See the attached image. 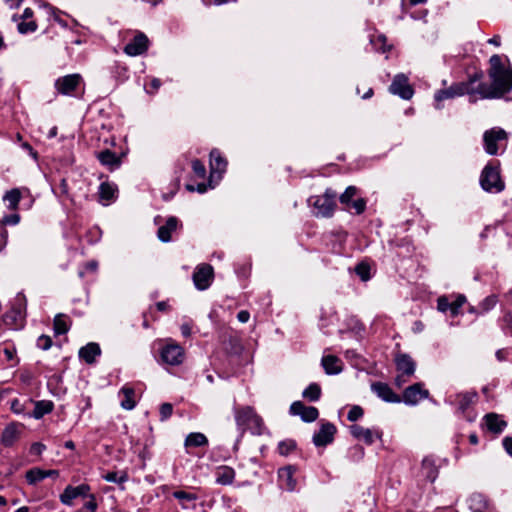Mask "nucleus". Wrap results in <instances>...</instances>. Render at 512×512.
Masks as SVG:
<instances>
[{
	"instance_id": "nucleus-25",
	"label": "nucleus",
	"mask_w": 512,
	"mask_h": 512,
	"mask_svg": "<svg viewBox=\"0 0 512 512\" xmlns=\"http://www.w3.org/2000/svg\"><path fill=\"white\" fill-rule=\"evenodd\" d=\"M101 354L100 346L97 343L91 342L83 346L79 350V357L87 364H93L97 356Z\"/></svg>"
},
{
	"instance_id": "nucleus-55",
	"label": "nucleus",
	"mask_w": 512,
	"mask_h": 512,
	"mask_svg": "<svg viewBox=\"0 0 512 512\" xmlns=\"http://www.w3.org/2000/svg\"><path fill=\"white\" fill-rule=\"evenodd\" d=\"M503 322L505 324L504 326V332L507 334V335H510L512 336V315L510 314H506L504 315L503 317Z\"/></svg>"
},
{
	"instance_id": "nucleus-21",
	"label": "nucleus",
	"mask_w": 512,
	"mask_h": 512,
	"mask_svg": "<svg viewBox=\"0 0 512 512\" xmlns=\"http://www.w3.org/2000/svg\"><path fill=\"white\" fill-rule=\"evenodd\" d=\"M278 478L280 486L287 491H293L296 488V479L294 478V470L291 466L279 469Z\"/></svg>"
},
{
	"instance_id": "nucleus-35",
	"label": "nucleus",
	"mask_w": 512,
	"mask_h": 512,
	"mask_svg": "<svg viewBox=\"0 0 512 512\" xmlns=\"http://www.w3.org/2000/svg\"><path fill=\"white\" fill-rule=\"evenodd\" d=\"M208 444L207 437L200 432H193L187 435L184 445L185 447H201Z\"/></svg>"
},
{
	"instance_id": "nucleus-64",
	"label": "nucleus",
	"mask_w": 512,
	"mask_h": 512,
	"mask_svg": "<svg viewBox=\"0 0 512 512\" xmlns=\"http://www.w3.org/2000/svg\"><path fill=\"white\" fill-rule=\"evenodd\" d=\"M22 148L25 149L34 159H37V153L33 150L32 146L28 142L22 143Z\"/></svg>"
},
{
	"instance_id": "nucleus-57",
	"label": "nucleus",
	"mask_w": 512,
	"mask_h": 512,
	"mask_svg": "<svg viewBox=\"0 0 512 512\" xmlns=\"http://www.w3.org/2000/svg\"><path fill=\"white\" fill-rule=\"evenodd\" d=\"M20 221V216L18 214H12L4 217L3 223L4 224H10V225H16Z\"/></svg>"
},
{
	"instance_id": "nucleus-34",
	"label": "nucleus",
	"mask_w": 512,
	"mask_h": 512,
	"mask_svg": "<svg viewBox=\"0 0 512 512\" xmlns=\"http://www.w3.org/2000/svg\"><path fill=\"white\" fill-rule=\"evenodd\" d=\"M53 408H54V404L52 401H49V400L37 401V402H35L32 416L35 419H40L44 415L50 413L53 410Z\"/></svg>"
},
{
	"instance_id": "nucleus-14",
	"label": "nucleus",
	"mask_w": 512,
	"mask_h": 512,
	"mask_svg": "<svg viewBox=\"0 0 512 512\" xmlns=\"http://www.w3.org/2000/svg\"><path fill=\"white\" fill-rule=\"evenodd\" d=\"M148 45V37L144 33L138 32L134 38L124 47V52L129 56H138L147 51Z\"/></svg>"
},
{
	"instance_id": "nucleus-48",
	"label": "nucleus",
	"mask_w": 512,
	"mask_h": 512,
	"mask_svg": "<svg viewBox=\"0 0 512 512\" xmlns=\"http://www.w3.org/2000/svg\"><path fill=\"white\" fill-rule=\"evenodd\" d=\"M36 29H37V24L35 21L21 22L18 24V31L21 34L34 32Z\"/></svg>"
},
{
	"instance_id": "nucleus-60",
	"label": "nucleus",
	"mask_w": 512,
	"mask_h": 512,
	"mask_svg": "<svg viewBox=\"0 0 512 512\" xmlns=\"http://www.w3.org/2000/svg\"><path fill=\"white\" fill-rule=\"evenodd\" d=\"M482 78V73H475L473 74L472 76L469 77V80L466 81L465 83H469V89H475L473 87V84L477 81H480Z\"/></svg>"
},
{
	"instance_id": "nucleus-29",
	"label": "nucleus",
	"mask_w": 512,
	"mask_h": 512,
	"mask_svg": "<svg viewBox=\"0 0 512 512\" xmlns=\"http://www.w3.org/2000/svg\"><path fill=\"white\" fill-rule=\"evenodd\" d=\"M227 161L221 156L219 150L213 149L210 152V169L211 174L223 173L226 170Z\"/></svg>"
},
{
	"instance_id": "nucleus-16",
	"label": "nucleus",
	"mask_w": 512,
	"mask_h": 512,
	"mask_svg": "<svg viewBox=\"0 0 512 512\" xmlns=\"http://www.w3.org/2000/svg\"><path fill=\"white\" fill-rule=\"evenodd\" d=\"M290 413L292 415L300 416L304 422H313L319 416V412L316 407L306 406L301 401H295L291 404Z\"/></svg>"
},
{
	"instance_id": "nucleus-8",
	"label": "nucleus",
	"mask_w": 512,
	"mask_h": 512,
	"mask_svg": "<svg viewBox=\"0 0 512 512\" xmlns=\"http://www.w3.org/2000/svg\"><path fill=\"white\" fill-rule=\"evenodd\" d=\"M507 133L501 128H492L485 131L483 135L484 149L489 155H496L498 153L497 143L505 140Z\"/></svg>"
},
{
	"instance_id": "nucleus-49",
	"label": "nucleus",
	"mask_w": 512,
	"mask_h": 512,
	"mask_svg": "<svg viewBox=\"0 0 512 512\" xmlns=\"http://www.w3.org/2000/svg\"><path fill=\"white\" fill-rule=\"evenodd\" d=\"M466 302V298L464 295H459L455 301L451 302V315L456 316L459 313V309Z\"/></svg>"
},
{
	"instance_id": "nucleus-52",
	"label": "nucleus",
	"mask_w": 512,
	"mask_h": 512,
	"mask_svg": "<svg viewBox=\"0 0 512 512\" xmlns=\"http://www.w3.org/2000/svg\"><path fill=\"white\" fill-rule=\"evenodd\" d=\"M173 412V407L170 403H163L160 407V419L161 421L167 420Z\"/></svg>"
},
{
	"instance_id": "nucleus-10",
	"label": "nucleus",
	"mask_w": 512,
	"mask_h": 512,
	"mask_svg": "<svg viewBox=\"0 0 512 512\" xmlns=\"http://www.w3.org/2000/svg\"><path fill=\"white\" fill-rule=\"evenodd\" d=\"M389 91L394 94L400 96L404 100H409L412 98L414 94L413 88L408 83V77L403 74H397L390 87Z\"/></svg>"
},
{
	"instance_id": "nucleus-31",
	"label": "nucleus",
	"mask_w": 512,
	"mask_h": 512,
	"mask_svg": "<svg viewBox=\"0 0 512 512\" xmlns=\"http://www.w3.org/2000/svg\"><path fill=\"white\" fill-rule=\"evenodd\" d=\"M53 328L56 335L66 334L70 329V319L65 314H57L53 321Z\"/></svg>"
},
{
	"instance_id": "nucleus-5",
	"label": "nucleus",
	"mask_w": 512,
	"mask_h": 512,
	"mask_svg": "<svg viewBox=\"0 0 512 512\" xmlns=\"http://www.w3.org/2000/svg\"><path fill=\"white\" fill-rule=\"evenodd\" d=\"M480 185L488 193H500L504 190L505 184L500 176L499 167L488 163L480 175Z\"/></svg>"
},
{
	"instance_id": "nucleus-36",
	"label": "nucleus",
	"mask_w": 512,
	"mask_h": 512,
	"mask_svg": "<svg viewBox=\"0 0 512 512\" xmlns=\"http://www.w3.org/2000/svg\"><path fill=\"white\" fill-rule=\"evenodd\" d=\"M117 186L109 182H103L99 187V196L102 201H111L116 198Z\"/></svg>"
},
{
	"instance_id": "nucleus-4",
	"label": "nucleus",
	"mask_w": 512,
	"mask_h": 512,
	"mask_svg": "<svg viewBox=\"0 0 512 512\" xmlns=\"http://www.w3.org/2000/svg\"><path fill=\"white\" fill-rule=\"evenodd\" d=\"M235 420L242 432L250 430L253 434H261L263 421L253 408L249 406L235 408Z\"/></svg>"
},
{
	"instance_id": "nucleus-58",
	"label": "nucleus",
	"mask_w": 512,
	"mask_h": 512,
	"mask_svg": "<svg viewBox=\"0 0 512 512\" xmlns=\"http://www.w3.org/2000/svg\"><path fill=\"white\" fill-rule=\"evenodd\" d=\"M186 189L190 192H193V191H198L199 193H204L207 191V185L205 183H200L197 185V187L195 188L193 185L191 184H188L186 185Z\"/></svg>"
},
{
	"instance_id": "nucleus-37",
	"label": "nucleus",
	"mask_w": 512,
	"mask_h": 512,
	"mask_svg": "<svg viewBox=\"0 0 512 512\" xmlns=\"http://www.w3.org/2000/svg\"><path fill=\"white\" fill-rule=\"evenodd\" d=\"M124 398L121 400V407L125 410H131L135 407V401L133 399L134 390L130 387H123L120 391Z\"/></svg>"
},
{
	"instance_id": "nucleus-9",
	"label": "nucleus",
	"mask_w": 512,
	"mask_h": 512,
	"mask_svg": "<svg viewBox=\"0 0 512 512\" xmlns=\"http://www.w3.org/2000/svg\"><path fill=\"white\" fill-rule=\"evenodd\" d=\"M184 357V349L176 343H168L162 348L161 359L168 365H180L183 362Z\"/></svg>"
},
{
	"instance_id": "nucleus-39",
	"label": "nucleus",
	"mask_w": 512,
	"mask_h": 512,
	"mask_svg": "<svg viewBox=\"0 0 512 512\" xmlns=\"http://www.w3.org/2000/svg\"><path fill=\"white\" fill-rule=\"evenodd\" d=\"M302 396L309 401H318L321 396V388L317 383H311L302 393Z\"/></svg>"
},
{
	"instance_id": "nucleus-46",
	"label": "nucleus",
	"mask_w": 512,
	"mask_h": 512,
	"mask_svg": "<svg viewBox=\"0 0 512 512\" xmlns=\"http://www.w3.org/2000/svg\"><path fill=\"white\" fill-rule=\"evenodd\" d=\"M192 170L197 177L202 179L205 178L206 168L200 160L195 159L192 161Z\"/></svg>"
},
{
	"instance_id": "nucleus-50",
	"label": "nucleus",
	"mask_w": 512,
	"mask_h": 512,
	"mask_svg": "<svg viewBox=\"0 0 512 512\" xmlns=\"http://www.w3.org/2000/svg\"><path fill=\"white\" fill-rule=\"evenodd\" d=\"M355 271H356L357 275H359L360 278L364 281L368 280L370 277V275H369L370 267L365 263L358 264L355 268Z\"/></svg>"
},
{
	"instance_id": "nucleus-56",
	"label": "nucleus",
	"mask_w": 512,
	"mask_h": 512,
	"mask_svg": "<svg viewBox=\"0 0 512 512\" xmlns=\"http://www.w3.org/2000/svg\"><path fill=\"white\" fill-rule=\"evenodd\" d=\"M46 449V446L42 443L36 442L31 445L30 452L34 455H41Z\"/></svg>"
},
{
	"instance_id": "nucleus-20",
	"label": "nucleus",
	"mask_w": 512,
	"mask_h": 512,
	"mask_svg": "<svg viewBox=\"0 0 512 512\" xmlns=\"http://www.w3.org/2000/svg\"><path fill=\"white\" fill-rule=\"evenodd\" d=\"M25 313L22 312L21 308L12 307L3 316V321L6 326L12 329H18L22 327Z\"/></svg>"
},
{
	"instance_id": "nucleus-38",
	"label": "nucleus",
	"mask_w": 512,
	"mask_h": 512,
	"mask_svg": "<svg viewBox=\"0 0 512 512\" xmlns=\"http://www.w3.org/2000/svg\"><path fill=\"white\" fill-rule=\"evenodd\" d=\"M20 199L21 193L17 188L11 189L10 191L6 192L3 196V200L5 202H8V208L12 210L17 208Z\"/></svg>"
},
{
	"instance_id": "nucleus-61",
	"label": "nucleus",
	"mask_w": 512,
	"mask_h": 512,
	"mask_svg": "<svg viewBox=\"0 0 512 512\" xmlns=\"http://www.w3.org/2000/svg\"><path fill=\"white\" fill-rule=\"evenodd\" d=\"M503 447L505 451L512 456V438L511 437H505L503 439Z\"/></svg>"
},
{
	"instance_id": "nucleus-53",
	"label": "nucleus",
	"mask_w": 512,
	"mask_h": 512,
	"mask_svg": "<svg viewBox=\"0 0 512 512\" xmlns=\"http://www.w3.org/2000/svg\"><path fill=\"white\" fill-rule=\"evenodd\" d=\"M26 305H27L26 297L24 296V294L18 293L12 307L21 308L22 312L25 313Z\"/></svg>"
},
{
	"instance_id": "nucleus-28",
	"label": "nucleus",
	"mask_w": 512,
	"mask_h": 512,
	"mask_svg": "<svg viewBox=\"0 0 512 512\" xmlns=\"http://www.w3.org/2000/svg\"><path fill=\"white\" fill-rule=\"evenodd\" d=\"M484 419L487 429L495 434L501 433L507 426V423L495 413L487 414Z\"/></svg>"
},
{
	"instance_id": "nucleus-59",
	"label": "nucleus",
	"mask_w": 512,
	"mask_h": 512,
	"mask_svg": "<svg viewBox=\"0 0 512 512\" xmlns=\"http://www.w3.org/2000/svg\"><path fill=\"white\" fill-rule=\"evenodd\" d=\"M7 245V230L5 228L0 227V252Z\"/></svg>"
},
{
	"instance_id": "nucleus-11",
	"label": "nucleus",
	"mask_w": 512,
	"mask_h": 512,
	"mask_svg": "<svg viewBox=\"0 0 512 512\" xmlns=\"http://www.w3.org/2000/svg\"><path fill=\"white\" fill-rule=\"evenodd\" d=\"M336 426L333 423H322L318 432L313 435L312 441L316 447H325L332 443L336 434Z\"/></svg>"
},
{
	"instance_id": "nucleus-54",
	"label": "nucleus",
	"mask_w": 512,
	"mask_h": 512,
	"mask_svg": "<svg viewBox=\"0 0 512 512\" xmlns=\"http://www.w3.org/2000/svg\"><path fill=\"white\" fill-rule=\"evenodd\" d=\"M438 310L441 312L450 311L451 312V302L448 301L446 297H440L437 301Z\"/></svg>"
},
{
	"instance_id": "nucleus-51",
	"label": "nucleus",
	"mask_w": 512,
	"mask_h": 512,
	"mask_svg": "<svg viewBox=\"0 0 512 512\" xmlns=\"http://www.w3.org/2000/svg\"><path fill=\"white\" fill-rule=\"evenodd\" d=\"M52 346V339L50 336L41 335L37 339V347L42 350H48Z\"/></svg>"
},
{
	"instance_id": "nucleus-42",
	"label": "nucleus",
	"mask_w": 512,
	"mask_h": 512,
	"mask_svg": "<svg viewBox=\"0 0 512 512\" xmlns=\"http://www.w3.org/2000/svg\"><path fill=\"white\" fill-rule=\"evenodd\" d=\"M497 303V297L494 295H490L486 297L480 304H479V310L480 313H485L491 310L495 307Z\"/></svg>"
},
{
	"instance_id": "nucleus-22",
	"label": "nucleus",
	"mask_w": 512,
	"mask_h": 512,
	"mask_svg": "<svg viewBox=\"0 0 512 512\" xmlns=\"http://www.w3.org/2000/svg\"><path fill=\"white\" fill-rule=\"evenodd\" d=\"M468 508L472 512H484L485 510L492 509V506L488 499L480 493L472 494L468 500Z\"/></svg>"
},
{
	"instance_id": "nucleus-15",
	"label": "nucleus",
	"mask_w": 512,
	"mask_h": 512,
	"mask_svg": "<svg viewBox=\"0 0 512 512\" xmlns=\"http://www.w3.org/2000/svg\"><path fill=\"white\" fill-rule=\"evenodd\" d=\"M428 396L429 391L423 388V384L415 383L404 390L402 399L407 405H416L420 400Z\"/></svg>"
},
{
	"instance_id": "nucleus-19",
	"label": "nucleus",
	"mask_w": 512,
	"mask_h": 512,
	"mask_svg": "<svg viewBox=\"0 0 512 512\" xmlns=\"http://www.w3.org/2000/svg\"><path fill=\"white\" fill-rule=\"evenodd\" d=\"M22 425L16 422L8 424L1 435V443L5 447L12 446L18 439L21 433Z\"/></svg>"
},
{
	"instance_id": "nucleus-40",
	"label": "nucleus",
	"mask_w": 512,
	"mask_h": 512,
	"mask_svg": "<svg viewBox=\"0 0 512 512\" xmlns=\"http://www.w3.org/2000/svg\"><path fill=\"white\" fill-rule=\"evenodd\" d=\"M43 479H45L44 470L40 468H32L26 472V480L30 485H35Z\"/></svg>"
},
{
	"instance_id": "nucleus-43",
	"label": "nucleus",
	"mask_w": 512,
	"mask_h": 512,
	"mask_svg": "<svg viewBox=\"0 0 512 512\" xmlns=\"http://www.w3.org/2000/svg\"><path fill=\"white\" fill-rule=\"evenodd\" d=\"M346 210L354 209L355 214L359 215L362 214L366 209V201L363 198H358L356 200H353L349 207H345Z\"/></svg>"
},
{
	"instance_id": "nucleus-47",
	"label": "nucleus",
	"mask_w": 512,
	"mask_h": 512,
	"mask_svg": "<svg viewBox=\"0 0 512 512\" xmlns=\"http://www.w3.org/2000/svg\"><path fill=\"white\" fill-rule=\"evenodd\" d=\"M363 414H364L363 409L360 406L355 405V406H352L351 409L349 410L347 419L351 422H355V421L359 420L363 416Z\"/></svg>"
},
{
	"instance_id": "nucleus-62",
	"label": "nucleus",
	"mask_w": 512,
	"mask_h": 512,
	"mask_svg": "<svg viewBox=\"0 0 512 512\" xmlns=\"http://www.w3.org/2000/svg\"><path fill=\"white\" fill-rule=\"evenodd\" d=\"M250 318V313L247 311V310H241L240 312H238L237 314V319L241 322V323H246L248 322Z\"/></svg>"
},
{
	"instance_id": "nucleus-18",
	"label": "nucleus",
	"mask_w": 512,
	"mask_h": 512,
	"mask_svg": "<svg viewBox=\"0 0 512 512\" xmlns=\"http://www.w3.org/2000/svg\"><path fill=\"white\" fill-rule=\"evenodd\" d=\"M397 371L407 377H411L416 369V363L412 357L406 353H399L395 357Z\"/></svg>"
},
{
	"instance_id": "nucleus-13",
	"label": "nucleus",
	"mask_w": 512,
	"mask_h": 512,
	"mask_svg": "<svg viewBox=\"0 0 512 512\" xmlns=\"http://www.w3.org/2000/svg\"><path fill=\"white\" fill-rule=\"evenodd\" d=\"M349 430L354 438L363 440L367 445L373 444L375 439H381L382 437V431L379 429L364 428L357 424L351 425Z\"/></svg>"
},
{
	"instance_id": "nucleus-26",
	"label": "nucleus",
	"mask_w": 512,
	"mask_h": 512,
	"mask_svg": "<svg viewBox=\"0 0 512 512\" xmlns=\"http://www.w3.org/2000/svg\"><path fill=\"white\" fill-rule=\"evenodd\" d=\"M173 496L179 501L181 508L184 510L196 509L197 496L191 492L176 491Z\"/></svg>"
},
{
	"instance_id": "nucleus-27",
	"label": "nucleus",
	"mask_w": 512,
	"mask_h": 512,
	"mask_svg": "<svg viewBox=\"0 0 512 512\" xmlns=\"http://www.w3.org/2000/svg\"><path fill=\"white\" fill-rule=\"evenodd\" d=\"M178 226V219L176 217H169L165 225L159 227L157 235L162 242H169L171 240V233L176 230Z\"/></svg>"
},
{
	"instance_id": "nucleus-1",
	"label": "nucleus",
	"mask_w": 512,
	"mask_h": 512,
	"mask_svg": "<svg viewBox=\"0 0 512 512\" xmlns=\"http://www.w3.org/2000/svg\"><path fill=\"white\" fill-rule=\"evenodd\" d=\"M488 75L490 84L479 83L477 93L481 99H497L512 90V69H506L497 54L490 57Z\"/></svg>"
},
{
	"instance_id": "nucleus-33",
	"label": "nucleus",
	"mask_w": 512,
	"mask_h": 512,
	"mask_svg": "<svg viewBox=\"0 0 512 512\" xmlns=\"http://www.w3.org/2000/svg\"><path fill=\"white\" fill-rule=\"evenodd\" d=\"M422 474L430 482H434L438 476V468L431 458H425L422 461Z\"/></svg>"
},
{
	"instance_id": "nucleus-30",
	"label": "nucleus",
	"mask_w": 512,
	"mask_h": 512,
	"mask_svg": "<svg viewBox=\"0 0 512 512\" xmlns=\"http://www.w3.org/2000/svg\"><path fill=\"white\" fill-rule=\"evenodd\" d=\"M322 366L329 375L338 374L342 371L341 360L333 355L324 356L322 358Z\"/></svg>"
},
{
	"instance_id": "nucleus-41",
	"label": "nucleus",
	"mask_w": 512,
	"mask_h": 512,
	"mask_svg": "<svg viewBox=\"0 0 512 512\" xmlns=\"http://www.w3.org/2000/svg\"><path fill=\"white\" fill-rule=\"evenodd\" d=\"M357 194V188L355 186H349L346 188L344 193L340 195V203L348 206L353 201V197Z\"/></svg>"
},
{
	"instance_id": "nucleus-45",
	"label": "nucleus",
	"mask_w": 512,
	"mask_h": 512,
	"mask_svg": "<svg viewBox=\"0 0 512 512\" xmlns=\"http://www.w3.org/2000/svg\"><path fill=\"white\" fill-rule=\"evenodd\" d=\"M296 448V444L294 441H282L278 445V451L281 455H288Z\"/></svg>"
},
{
	"instance_id": "nucleus-17",
	"label": "nucleus",
	"mask_w": 512,
	"mask_h": 512,
	"mask_svg": "<svg viewBox=\"0 0 512 512\" xmlns=\"http://www.w3.org/2000/svg\"><path fill=\"white\" fill-rule=\"evenodd\" d=\"M371 390L383 401L390 403H399L401 398L393 392L391 387L383 382H375L371 385Z\"/></svg>"
},
{
	"instance_id": "nucleus-3",
	"label": "nucleus",
	"mask_w": 512,
	"mask_h": 512,
	"mask_svg": "<svg viewBox=\"0 0 512 512\" xmlns=\"http://www.w3.org/2000/svg\"><path fill=\"white\" fill-rule=\"evenodd\" d=\"M467 94L469 96V102L474 104L477 102L478 97L476 96L477 89H469V83L458 82L454 83L448 88L436 91L434 95L435 107L441 109V102L447 99H454L459 96Z\"/></svg>"
},
{
	"instance_id": "nucleus-6",
	"label": "nucleus",
	"mask_w": 512,
	"mask_h": 512,
	"mask_svg": "<svg viewBox=\"0 0 512 512\" xmlns=\"http://www.w3.org/2000/svg\"><path fill=\"white\" fill-rule=\"evenodd\" d=\"M336 192L327 189L323 195L313 196L309 198V203L316 209V215L322 217H330L336 207Z\"/></svg>"
},
{
	"instance_id": "nucleus-12",
	"label": "nucleus",
	"mask_w": 512,
	"mask_h": 512,
	"mask_svg": "<svg viewBox=\"0 0 512 512\" xmlns=\"http://www.w3.org/2000/svg\"><path fill=\"white\" fill-rule=\"evenodd\" d=\"M82 81L80 74H70L60 77L55 82V88L63 95H72Z\"/></svg>"
},
{
	"instance_id": "nucleus-23",
	"label": "nucleus",
	"mask_w": 512,
	"mask_h": 512,
	"mask_svg": "<svg viewBox=\"0 0 512 512\" xmlns=\"http://www.w3.org/2000/svg\"><path fill=\"white\" fill-rule=\"evenodd\" d=\"M477 398L476 392H464L456 394L454 399L449 398L451 404H455L458 407V410L461 412H465L472 403L475 402Z\"/></svg>"
},
{
	"instance_id": "nucleus-2",
	"label": "nucleus",
	"mask_w": 512,
	"mask_h": 512,
	"mask_svg": "<svg viewBox=\"0 0 512 512\" xmlns=\"http://www.w3.org/2000/svg\"><path fill=\"white\" fill-rule=\"evenodd\" d=\"M60 500L68 506H73L76 502L82 503L83 508L91 512L97 509L95 496L91 493V488L87 484L68 485L60 495Z\"/></svg>"
},
{
	"instance_id": "nucleus-24",
	"label": "nucleus",
	"mask_w": 512,
	"mask_h": 512,
	"mask_svg": "<svg viewBox=\"0 0 512 512\" xmlns=\"http://www.w3.org/2000/svg\"><path fill=\"white\" fill-rule=\"evenodd\" d=\"M96 157L102 165L108 167L111 171L121 165V158L108 149L98 152Z\"/></svg>"
},
{
	"instance_id": "nucleus-44",
	"label": "nucleus",
	"mask_w": 512,
	"mask_h": 512,
	"mask_svg": "<svg viewBox=\"0 0 512 512\" xmlns=\"http://www.w3.org/2000/svg\"><path fill=\"white\" fill-rule=\"evenodd\" d=\"M104 478L108 482L124 483L125 481H127L128 476L126 473H121L119 475L117 472H109L104 476Z\"/></svg>"
},
{
	"instance_id": "nucleus-32",
	"label": "nucleus",
	"mask_w": 512,
	"mask_h": 512,
	"mask_svg": "<svg viewBox=\"0 0 512 512\" xmlns=\"http://www.w3.org/2000/svg\"><path fill=\"white\" fill-rule=\"evenodd\" d=\"M235 471L231 467L222 466L216 471V482L221 485H229L233 482Z\"/></svg>"
},
{
	"instance_id": "nucleus-63",
	"label": "nucleus",
	"mask_w": 512,
	"mask_h": 512,
	"mask_svg": "<svg viewBox=\"0 0 512 512\" xmlns=\"http://www.w3.org/2000/svg\"><path fill=\"white\" fill-rule=\"evenodd\" d=\"M115 68H116L115 73H116L119 77L127 78V76H126L127 68H126L125 66H121V65H119V64H116V65H115Z\"/></svg>"
},
{
	"instance_id": "nucleus-7",
	"label": "nucleus",
	"mask_w": 512,
	"mask_h": 512,
	"mask_svg": "<svg viewBox=\"0 0 512 512\" xmlns=\"http://www.w3.org/2000/svg\"><path fill=\"white\" fill-rule=\"evenodd\" d=\"M214 278V270L210 264H200L193 273V282L198 290H206Z\"/></svg>"
}]
</instances>
